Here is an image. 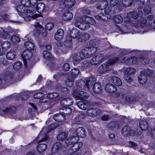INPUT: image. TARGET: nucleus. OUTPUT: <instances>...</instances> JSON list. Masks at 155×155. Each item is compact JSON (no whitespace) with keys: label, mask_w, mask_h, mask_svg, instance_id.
Instances as JSON below:
<instances>
[{"label":"nucleus","mask_w":155,"mask_h":155,"mask_svg":"<svg viewBox=\"0 0 155 155\" xmlns=\"http://www.w3.org/2000/svg\"><path fill=\"white\" fill-rule=\"evenodd\" d=\"M97 50V47L91 46L85 48L82 50L81 53L74 54L72 56L73 62L76 64L81 60L88 58L89 56L94 54Z\"/></svg>","instance_id":"1"},{"label":"nucleus","mask_w":155,"mask_h":155,"mask_svg":"<svg viewBox=\"0 0 155 155\" xmlns=\"http://www.w3.org/2000/svg\"><path fill=\"white\" fill-rule=\"evenodd\" d=\"M82 146L83 143L82 142L74 143L68 149V153L69 154H72L76 153L77 154L80 155L82 153V149H81V148Z\"/></svg>","instance_id":"2"},{"label":"nucleus","mask_w":155,"mask_h":155,"mask_svg":"<svg viewBox=\"0 0 155 155\" xmlns=\"http://www.w3.org/2000/svg\"><path fill=\"white\" fill-rule=\"evenodd\" d=\"M48 138L47 135L38 142V144L37 147L36 149L37 151L40 153H42L45 151L47 148V145L43 142L46 141Z\"/></svg>","instance_id":"3"},{"label":"nucleus","mask_w":155,"mask_h":155,"mask_svg":"<svg viewBox=\"0 0 155 155\" xmlns=\"http://www.w3.org/2000/svg\"><path fill=\"white\" fill-rule=\"evenodd\" d=\"M150 70L147 69L142 71L138 77V81L141 84H145L147 81V75L150 74Z\"/></svg>","instance_id":"4"},{"label":"nucleus","mask_w":155,"mask_h":155,"mask_svg":"<svg viewBox=\"0 0 155 155\" xmlns=\"http://www.w3.org/2000/svg\"><path fill=\"white\" fill-rule=\"evenodd\" d=\"M81 90L75 89L74 95L77 98L81 100H84L88 98L89 96L87 94Z\"/></svg>","instance_id":"5"},{"label":"nucleus","mask_w":155,"mask_h":155,"mask_svg":"<svg viewBox=\"0 0 155 155\" xmlns=\"http://www.w3.org/2000/svg\"><path fill=\"white\" fill-rule=\"evenodd\" d=\"M123 135L124 136H134L135 134L134 131L131 127L127 126H124L121 130Z\"/></svg>","instance_id":"6"},{"label":"nucleus","mask_w":155,"mask_h":155,"mask_svg":"<svg viewBox=\"0 0 155 155\" xmlns=\"http://www.w3.org/2000/svg\"><path fill=\"white\" fill-rule=\"evenodd\" d=\"M14 75L13 72L6 71L4 74V79L7 83L10 84L14 81Z\"/></svg>","instance_id":"7"},{"label":"nucleus","mask_w":155,"mask_h":155,"mask_svg":"<svg viewBox=\"0 0 155 155\" xmlns=\"http://www.w3.org/2000/svg\"><path fill=\"white\" fill-rule=\"evenodd\" d=\"M81 18H80V21L78 20H76L74 22L75 26L82 30L88 29L90 27V26L88 24H87L83 21H82V22L81 21Z\"/></svg>","instance_id":"8"},{"label":"nucleus","mask_w":155,"mask_h":155,"mask_svg":"<svg viewBox=\"0 0 155 155\" xmlns=\"http://www.w3.org/2000/svg\"><path fill=\"white\" fill-rule=\"evenodd\" d=\"M111 18V15L108 14L101 13L98 14L95 17V18L97 20H102L104 21H107L108 19Z\"/></svg>","instance_id":"9"},{"label":"nucleus","mask_w":155,"mask_h":155,"mask_svg":"<svg viewBox=\"0 0 155 155\" xmlns=\"http://www.w3.org/2000/svg\"><path fill=\"white\" fill-rule=\"evenodd\" d=\"M84 21L87 24L93 25L96 23V21L94 18H93L87 16H84L81 19V21Z\"/></svg>","instance_id":"10"},{"label":"nucleus","mask_w":155,"mask_h":155,"mask_svg":"<svg viewBox=\"0 0 155 155\" xmlns=\"http://www.w3.org/2000/svg\"><path fill=\"white\" fill-rule=\"evenodd\" d=\"M79 138L78 136H73L68 138L65 140V143L67 146H68L72 144L77 143V141L79 140Z\"/></svg>","instance_id":"11"},{"label":"nucleus","mask_w":155,"mask_h":155,"mask_svg":"<svg viewBox=\"0 0 155 155\" xmlns=\"http://www.w3.org/2000/svg\"><path fill=\"white\" fill-rule=\"evenodd\" d=\"M125 58L124 57L121 59L122 62H124L127 64H135L137 63V59L135 57H131L128 58L125 60Z\"/></svg>","instance_id":"12"},{"label":"nucleus","mask_w":155,"mask_h":155,"mask_svg":"<svg viewBox=\"0 0 155 155\" xmlns=\"http://www.w3.org/2000/svg\"><path fill=\"white\" fill-rule=\"evenodd\" d=\"M21 56L24 61L30 60L32 58V53L31 51L25 49L23 51Z\"/></svg>","instance_id":"13"},{"label":"nucleus","mask_w":155,"mask_h":155,"mask_svg":"<svg viewBox=\"0 0 155 155\" xmlns=\"http://www.w3.org/2000/svg\"><path fill=\"white\" fill-rule=\"evenodd\" d=\"M101 111L97 108H91L87 111V114L90 116L93 117L99 114Z\"/></svg>","instance_id":"14"},{"label":"nucleus","mask_w":155,"mask_h":155,"mask_svg":"<svg viewBox=\"0 0 155 155\" xmlns=\"http://www.w3.org/2000/svg\"><path fill=\"white\" fill-rule=\"evenodd\" d=\"M67 147L66 145L63 146L61 143L57 142L53 145L51 149V151L53 153H55L62 148H65Z\"/></svg>","instance_id":"15"},{"label":"nucleus","mask_w":155,"mask_h":155,"mask_svg":"<svg viewBox=\"0 0 155 155\" xmlns=\"http://www.w3.org/2000/svg\"><path fill=\"white\" fill-rule=\"evenodd\" d=\"M22 4L26 7H32L36 5V0H20Z\"/></svg>","instance_id":"16"},{"label":"nucleus","mask_w":155,"mask_h":155,"mask_svg":"<svg viewBox=\"0 0 155 155\" xmlns=\"http://www.w3.org/2000/svg\"><path fill=\"white\" fill-rule=\"evenodd\" d=\"M76 88L75 89L84 90L87 88L86 83L82 80H78L76 83Z\"/></svg>","instance_id":"17"},{"label":"nucleus","mask_w":155,"mask_h":155,"mask_svg":"<svg viewBox=\"0 0 155 155\" xmlns=\"http://www.w3.org/2000/svg\"><path fill=\"white\" fill-rule=\"evenodd\" d=\"M105 90L107 93H112L116 92L117 88L111 84L109 83L106 85Z\"/></svg>","instance_id":"18"},{"label":"nucleus","mask_w":155,"mask_h":155,"mask_svg":"<svg viewBox=\"0 0 155 155\" xmlns=\"http://www.w3.org/2000/svg\"><path fill=\"white\" fill-rule=\"evenodd\" d=\"M22 15L25 21H28L33 18L34 14L30 10H27L26 12L23 13Z\"/></svg>","instance_id":"19"},{"label":"nucleus","mask_w":155,"mask_h":155,"mask_svg":"<svg viewBox=\"0 0 155 155\" xmlns=\"http://www.w3.org/2000/svg\"><path fill=\"white\" fill-rule=\"evenodd\" d=\"M16 110V107H11L9 108L8 107H2L0 109V113L3 114L7 113L10 114L14 112Z\"/></svg>","instance_id":"20"},{"label":"nucleus","mask_w":155,"mask_h":155,"mask_svg":"<svg viewBox=\"0 0 155 155\" xmlns=\"http://www.w3.org/2000/svg\"><path fill=\"white\" fill-rule=\"evenodd\" d=\"M78 107L83 110H86L89 107V103L85 101H80L77 103Z\"/></svg>","instance_id":"21"},{"label":"nucleus","mask_w":155,"mask_h":155,"mask_svg":"<svg viewBox=\"0 0 155 155\" xmlns=\"http://www.w3.org/2000/svg\"><path fill=\"white\" fill-rule=\"evenodd\" d=\"M108 5V2L107 0L100 1L97 5V8L101 10L106 9Z\"/></svg>","instance_id":"22"},{"label":"nucleus","mask_w":155,"mask_h":155,"mask_svg":"<svg viewBox=\"0 0 155 155\" xmlns=\"http://www.w3.org/2000/svg\"><path fill=\"white\" fill-rule=\"evenodd\" d=\"M64 30L62 29H59L55 33L54 38L55 39L59 41L62 39L64 36Z\"/></svg>","instance_id":"23"},{"label":"nucleus","mask_w":155,"mask_h":155,"mask_svg":"<svg viewBox=\"0 0 155 155\" xmlns=\"http://www.w3.org/2000/svg\"><path fill=\"white\" fill-rule=\"evenodd\" d=\"M76 1L75 0H64L63 4L67 8H71L74 5Z\"/></svg>","instance_id":"24"},{"label":"nucleus","mask_w":155,"mask_h":155,"mask_svg":"<svg viewBox=\"0 0 155 155\" xmlns=\"http://www.w3.org/2000/svg\"><path fill=\"white\" fill-rule=\"evenodd\" d=\"M70 73V74L68 76L74 79L75 78L78 77L80 71L78 68H74L71 70Z\"/></svg>","instance_id":"25"},{"label":"nucleus","mask_w":155,"mask_h":155,"mask_svg":"<svg viewBox=\"0 0 155 155\" xmlns=\"http://www.w3.org/2000/svg\"><path fill=\"white\" fill-rule=\"evenodd\" d=\"M111 81L114 84L117 86H120L122 84L121 79L119 78L114 76L111 77Z\"/></svg>","instance_id":"26"},{"label":"nucleus","mask_w":155,"mask_h":155,"mask_svg":"<svg viewBox=\"0 0 155 155\" xmlns=\"http://www.w3.org/2000/svg\"><path fill=\"white\" fill-rule=\"evenodd\" d=\"M36 4L35 5L33 6V7L36 8L37 12L39 13H41L43 12V11L45 10V5L42 3H40L38 4L37 5Z\"/></svg>","instance_id":"27"},{"label":"nucleus","mask_w":155,"mask_h":155,"mask_svg":"<svg viewBox=\"0 0 155 155\" xmlns=\"http://www.w3.org/2000/svg\"><path fill=\"white\" fill-rule=\"evenodd\" d=\"M76 134L78 137H84L85 135V132L84 129L82 127H79L76 130Z\"/></svg>","instance_id":"28"},{"label":"nucleus","mask_w":155,"mask_h":155,"mask_svg":"<svg viewBox=\"0 0 155 155\" xmlns=\"http://www.w3.org/2000/svg\"><path fill=\"white\" fill-rule=\"evenodd\" d=\"M85 115L84 114H81L74 117L72 120V122L74 124L78 123L82 121L84 118Z\"/></svg>","instance_id":"29"},{"label":"nucleus","mask_w":155,"mask_h":155,"mask_svg":"<svg viewBox=\"0 0 155 155\" xmlns=\"http://www.w3.org/2000/svg\"><path fill=\"white\" fill-rule=\"evenodd\" d=\"M110 130H116L119 128V124L117 122H114L110 123L108 125Z\"/></svg>","instance_id":"30"},{"label":"nucleus","mask_w":155,"mask_h":155,"mask_svg":"<svg viewBox=\"0 0 155 155\" xmlns=\"http://www.w3.org/2000/svg\"><path fill=\"white\" fill-rule=\"evenodd\" d=\"M93 90L95 93H101L102 90L101 84L99 82H97L94 84L93 87Z\"/></svg>","instance_id":"31"},{"label":"nucleus","mask_w":155,"mask_h":155,"mask_svg":"<svg viewBox=\"0 0 155 155\" xmlns=\"http://www.w3.org/2000/svg\"><path fill=\"white\" fill-rule=\"evenodd\" d=\"M54 120L56 121L61 122L63 121L65 118L64 115L61 114H58L53 116Z\"/></svg>","instance_id":"32"},{"label":"nucleus","mask_w":155,"mask_h":155,"mask_svg":"<svg viewBox=\"0 0 155 155\" xmlns=\"http://www.w3.org/2000/svg\"><path fill=\"white\" fill-rule=\"evenodd\" d=\"M109 69L108 64H104L101 65L98 68V71L100 73H103Z\"/></svg>","instance_id":"33"},{"label":"nucleus","mask_w":155,"mask_h":155,"mask_svg":"<svg viewBox=\"0 0 155 155\" xmlns=\"http://www.w3.org/2000/svg\"><path fill=\"white\" fill-rule=\"evenodd\" d=\"M72 14L69 11L65 12L62 16V19L65 21H68L71 20L73 18Z\"/></svg>","instance_id":"34"},{"label":"nucleus","mask_w":155,"mask_h":155,"mask_svg":"<svg viewBox=\"0 0 155 155\" xmlns=\"http://www.w3.org/2000/svg\"><path fill=\"white\" fill-rule=\"evenodd\" d=\"M140 127L142 130L145 131L148 127V124L147 122L145 120H142L139 122Z\"/></svg>","instance_id":"35"},{"label":"nucleus","mask_w":155,"mask_h":155,"mask_svg":"<svg viewBox=\"0 0 155 155\" xmlns=\"http://www.w3.org/2000/svg\"><path fill=\"white\" fill-rule=\"evenodd\" d=\"M124 73L125 75H130L134 74L136 72V70L133 68H125L123 69Z\"/></svg>","instance_id":"36"},{"label":"nucleus","mask_w":155,"mask_h":155,"mask_svg":"<svg viewBox=\"0 0 155 155\" xmlns=\"http://www.w3.org/2000/svg\"><path fill=\"white\" fill-rule=\"evenodd\" d=\"M79 30L73 29L70 32V35L73 38H77L78 40L79 37Z\"/></svg>","instance_id":"37"},{"label":"nucleus","mask_w":155,"mask_h":155,"mask_svg":"<svg viewBox=\"0 0 155 155\" xmlns=\"http://www.w3.org/2000/svg\"><path fill=\"white\" fill-rule=\"evenodd\" d=\"M67 133L62 131L59 133L57 136V139L59 140L62 141L64 140L67 137Z\"/></svg>","instance_id":"38"},{"label":"nucleus","mask_w":155,"mask_h":155,"mask_svg":"<svg viewBox=\"0 0 155 155\" xmlns=\"http://www.w3.org/2000/svg\"><path fill=\"white\" fill-rule=\"evenodd\" d=\"M16 55L15 52L12 51H9L7 54L6 57L7 59L12 60L15 57Z\"/></svg>","instance_id":"39"},{"label":"nucleus","mask_w":155,"mask_h":155,"mask_svg":"<svg viewBox=\"0 0 155 155\" xmlns=\"http://www.w3.org/2000/svg\"><path fill=\"white\" fill-rule=\"evenodd\" d=\"M27 10V7L22 4L18 5L17 7V10L18 12L23 14Z\"/></svg>","instance_id":"40"},{"label":"nucleus","mask_w":155,"mask_h":155,"mask_svg":"<svg viewBox=\"0 0 155 155\" xmlns=\"http://www.w3.org/2000/svg\"><path fill=\"white\" fill-rule=\"evenodd\" d=\"M1 45L3 50H6L10 48L11 45V44L10 42L7 41L2 43Z\"/></svg>","instance_id":"41"},{"label":"nucleus","mask_w":155,"mask_h":155,"mask_svg":"<svg viewBox=\"0 0 155 155\" xmlns=\"http://www.w3.org/2000/svg\"><path fill=\"white\" fill-rule=\"evenodd\" d=\"M90 38V35L87 34L82 33L80 34L78 40L79 41H83L88 40Z\"/></svg>","instance_id":"42"},{"label":"nucleus","mask_w":155,"mask_h":155,"mask_svg":"<svg viewBox=\"0 0 155 155\" xmlns=\"http://www.w3.org/2000/svg\"><path fill=\"white\" fill-rule=\"evenodd\" d=\"M74 80V79L68 76V79L66 82V85L68 87H72L73 85Z\"/></svg>","instance_id":"43"},{"label":"nucleus","mask_w":155,"mask_h":155,"mask_svg":"<svg viewBox=\"0 0 155 155\" xmlns=\"http://www.w3.org/2000/svg\"><path fill=\"white\" fill-rule=\"evenodd\" d=\"M127 17L129 18H131L134 19H137L138 17V15L137 13L134 12H131L127 13Z\"/></svg>","instance_id":"44"},{"label":"nucleus","mask_w":155,"mask_h":155,"mask_svg":"<svg viewBox=\"0 0 155 155\" xmlns=\"http://www.w3.org/2000/svg\"><path fill=\"white\" fill-rule=\"evenodd\" d=\"M25 46L26 48V49L30 51L34 49V45L31 42H26L25 43Z\"/></svg>","instance_id":"45"},{"label":"nucleus","mask_w":155,"mask_h":155,"mask_svg":"<svg viewBox=\"0 0 155 155\" xmlns=\"http://www.w3.org/2000/svg\"><path fill=\"white\" fill-rule=\"evenodd\" d=\"M139 59L141 64L143 65L147 64L150 62L149 59L147 58L140 56Z\"/></svg>","instance_id":"46"},{"label":"nucleus","mask_w":155,"mask_h":155,"mask_svg":"<svg viewBox=\"0 0 155 155\" xmlns=\"http://www.w3.org/2000/svg\"><path fill=\"white\" fill-rule=\"evenodd\" d=\"M94 57L98 64L102 61L104 58V55L102 54H99L96 55Z\"/></svg>","instance_id":"47"},{"label":"nucleus","mask_w":155,"mask_h":155,"mask_svg":"<svg viewBox=\"0 0 155 155\" xmlns=\"http://www.w3.org/2000/svg\"><path fill=\"white\" fill-rule=\"evenodd\" d=\"M20 39L16 35H13L12 36L10 41L13 43H17L20 41Z\"/></svg>","instance_id":"48"},{"label":"nucleus","mask_w":155,"mask_h":155,"mask_svg":"<svg viewBox=\"0 0 155 155\" xmlns=\"http://www.w3.org/2000/svg\"><path fill=\"white\" fill-rule=\"evenodd\" d=\"M0 37L3 38H6L9 37V34L7 31L2 30L0 31Z\"/></svg>","instance_id":"49"},{"label":"nucleus","mask_w":155,"mask_h":155,"mask_svg":"<svg viewBox=\"0 0 155 155\" xmlns=\"http://www.w3.org/2000/svg\"><path fill=\"white\" fill-rule=\"evenodd\" d=\"M22 64L20 61H17L15 62L13 65L14 69L15 70H18L21 68Z\"/></svg>","instance_id":"50"},{"label":"nucleus","mask_w":155,"mask_h":155,"mask_svg":"<svg viewBox=\"0 0 155 155\" xmlns=\"http://www.w3.org/2000/svg\"><path fill=\"white\" fill-rule=\"evenodd\" d=\"M114 20L115 22L117 23H121L123 21L122 16L120 15H116L115 16Z\"/></svg>","instance_id":"51"},{"label":"nucleus","mask_w":155,"mask_h":155,"mask_svg":"<svg viewBox=\"0 0 155 155\" xmlns=\"http://www.w3.org/2000/svg\"><path fill=\"white\" fill-rule=\"evenodd\" d=\"M119 59L117 57H114L109 61L108 64L110 65H112L115 63Z\"/></svg>","instance_id":"52"},{"label":"nucleus","mask_w":155,"mask_h":155,"mask_svg":"<svg viewBox=\"0 0 155 155\" xmlns=\"http://www.w3.org/2000/svg\"><path fill=\"white\" fill-rule=\"evenodd\" d=\"M134 1V0H122V3L125 6L128 7Z\"/></svg>","instance_id":"53"},{"label":"nucleus","mask_w":155,"mask_h":155,"mask_svg":"<svg viewBox=\"0 0 155 155\" xmlns=\"http://www.w3.org/2000/svg\"><path fill=\"white\" fill-rule=\"evenodd\" d=\"M24 64L25 67H28V68H30L34 64L32 61L30 60H26L24 61Z\"/></svg>","instance_id":"54"},{"label":"nucleus","mask_w":155,"mask_h":155,"mask_svg":"<svg viewBox=\"0 0 155 155\" xmlns=\"http://www.w3.org/2000/svg\"><path fill=\"white\" fill-rule=\"evenodd\" d=\"M58 96L59 95L58 93L54 92L48 94L47 97L49 99H54L58 97Z\"/></svg>","instance_id":"55"},{"label":"nucleus","mask_w":155,"mask_h":155,"mask_svg":"<svg viewBox=\"0 0 155 155\" xmlns=\"http://www.w3.org/2000/svg\"><path fill=\"white\" fill-rule=\"evenodd\" d=\"M58 126L57 124L55 123H53L48 126L47 128V131H49L54 130Z\"/></svg>","instance_id":"56"},{"label":"nucleus","mask_w":155,"mask_h":155,"mask_svg":"<svg viewBox=\"0 0 155 155\" xmlns=\"http://www.w3.org/2000/svg\"><path fill=\"white\" fill-rule=\"evenodd\" d=\"M94 81L92 79H90L89 80L86 81V85L87 88L88 89H89L91 86H92V85L94 84Z\"/></svg>","instance_id":"57"},{"label":"nucleus","mask_w":155,"mask_h":155,"mask_svg":"<svg viewBox=\"0 0 155 155\" xmlns=\"http://www.w3.org/2000/svg\"><path fill=\"white\" fill-rule=\"evenodd\" d=\"M43 57L46 59H49L51 56L50 53L47 51H45L43 53Z\"/></svg>","instance_id":"58"},{"label":"nucleus","mask_w":155,"mask_h":155,"mask_svg":"<svg viewBox=\"0 0 155 155\" xmlns=\"http://www.w3.org/2000/svg\"><path fill=\"white\" fill-rule=\"evenodd\" d=\"M153 18L152 15H150L147 17V21L148 23L147 25H148L149 27L152 24V20Z\"/></svg>","instance_id":"59"},{"label":"nucleus","mask_w":155,"mask_h":155,"mask_svg":"<svg viewBox=\"0 0 155 155\" xmlns=\"http://www.w3.org/2000/svg\"><path fill=\"white\" fill-rule=\"evenodd\" d=\"M130 51L128 50H126L125 49L122 50L120 51V56L127 54L130 53Z\"/></svg>","instance_id":"60"},{"label":"nucleus","mask_w":155,"mask_h":155,"mask_svg":"<svg viewBox=\"0 0 155 155\" xmlns=\"http://www.w3.org/2000/svg\"><path fill=\"white\" fill-rule=\"evenodd\" d=\"M54 25L53 23L49 22L45 25L46 28L48 30H51L53 28Z\"/></svg>","instance_id":"61"},{"label":"nucleus","mask_w":155,"mask_h":155,"mask_svg":"<svg viewBox=\"0 0 155 155\" xmlns=\"http://www.w3.org/2000/svg\"><path fill=\"white\" fill-rule=\"evenodd\" d=\"M44 96V94L41 92L38 93L34 94L33 96L35 98L40 99Z\"/></svg>","instance_id":"62"},{"label":"nucleus","mask_w":155,"mask_h":155,"mask_svg":"<svg viewBox=\"0 0 155 155\" xmlns=\"http://www.w3.org/2000/svg\"><path fill=\"white\" fill-rule=\"evenodd\" d=\"M119 2V0H110V4L111 6L114 7Z\"/></svg>","instance_id":"63"},{"label":"nucleus","mask_w":155,"mask_h":155,"mask_svg":"<svg viewBox=\"0 0 155 155\" xmlns=\"http://www.w3.org/2000/svg\"><path fill=\"white\" fill-rule=\"evenodd\" d=\"M125 100L128 102H131L134 101L135 98L131 96L130 95H128L126 96Z\"/></svg>","instance_id":"64"}]
</instances>
